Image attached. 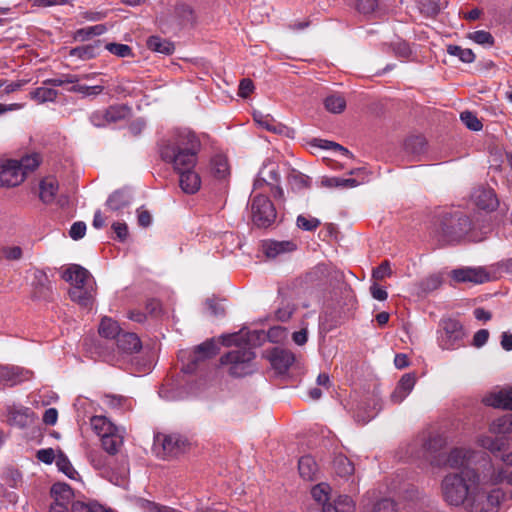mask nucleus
I'll return each instance as SVG.
<instances>
[{"mask_svg":"<svg viewBox=\"0 0 512 512\" xmlns=\"http://www.w3.org/2000/svg\"><path fill=\"white\" fill-rule=\"evenodd\" d=\"M451 277L456 282H470L482 284L489 279L488 274L483 268H460L451 272Z\"/></svg>","mask_w":512,"mask_h":512,"instance_id":"16","label":"nucleus"},{"mask_svg":"<svg viewBox=\"0 0 512 512\" xmlns=\"http://www.w3.org/2000/svg\"><path fill=\"white\" fill-rule=\"evenodd\" d=\"M210 169L217 179H225L230 174L227 158L223 155H216L212 158Z\"/></svg>","mask_w":512,"mask_h":512,"instance_id":"33","label":"nucleus"},{"mask_svg":"<svg viewBox=\"0 0 512 512\" xmlns=\"http://www.w3.org/2000/svg\"><path fill=\"white\" fill-rule=\"evenodd\" d=\"M288 182L293 189L299 190L309 185V178L298 171H292L288 176Z\"/></svg>","mask_w":512,"mask_h":512,"instance_id":"48","label":"nucleus"},{"mask_svg":"<svg viewBox=\"0 0 512 512\" xmlns=\"http://www.w3.org/2000/svg\"><path fill=\"white\" fill-rule=\"evenodd\" d=\"M24 172L18 160L6 159L0 162V186L14 187L24 181Z\"/></svg>","mask_w":512,"mask_h":512,"instance_id":"11","label":"nucleus"},{"mask_svg":"<svg viewBox=\"0 0 512 512\" xmlns=\"http://www.w3.org/2000/svg\"><path fill=\"white\" fill-rule=\"evenodd\" d=\"M255 338L256 333L249 331L221 336L223 345L236 347L221 357V364L227 367L231 376L243 377L255 371V353L251 345Z\"/></svg>","mask_w":512,"mask_h":512,"instance_id":"4","label":"nucleus"},{"mask_svg":"<svg viewBox=\"0 0 512 512\" xmlns=\"http://www.w3.org/2000/svg\"><path fill=\"white\" fill-rule=\"evenodd\" d=\"M319 147L320 148H323V149H332L334 151H339L341 154L343 155H348L349 154V151L342 147L341 145L337 144V143H334V142H331V141H327V140H319Z\"/></svg>","mask_w":512,"mask_h":512,"instance_id":"58","label":"nucleus"},{"mask_svg":"<svg viewBox=\"0 0 512 512\" xmlns=\"http://www.w3.org/2000/svg\"><path fill=\"white\" fill-rule=\"evenodd\" d=\"M371 512H397V510L394 501L385 498L376 502Z\"/></svg>","mask_w":512,"mask_h":512,"instance_id":"53","label":"nucleus"},{"mask_svg":"<svg viewBox=\"0 0 512 512\" xmlns=\"http://www.w3.org/2000/svg\"><path fill=\"white\" fill-rule=\"evenodd\" d=\"M270 362L279 373L286 372L295 361L294 354L286 349L275 348L269 356Z\"/></svg>","mask_w":512,"mask_h":512,"instance_id":"21","label":"nucleus"},{"mask_svg":"<svg viewBox=\"0 0 512 512\" xmlns=\"http://www.w3.org/2000/svg\"><path fill=\"white\" fill-rule=\"evenodd\" d=\"M105 48L112 54L125 58L132 56V49L126 44L108 43Z\"/></svg>","mask_w":512,"mask_h":512,"instance_id":"49","label":"nucleus"},{"mask_svg":"<svg viewBox=\"0 0 512 512\" xmlns=\"http://www.w3.org/2000/svg\"><path fill=\"white\" fill-rule=\"evenodd\" d=\"M476 443L493 454L502 451L504 448V442L501 438L492 437L487 434L479 435L476 438Z\"/></svg>","mask_w":512,"mask_h":512,"instance_id":"34","label":"nucleus"},{"mask_svg":"<svg viewBox=\"0 0 512 512\" xmlns=\"http://www.w3.org/2000/svg\"><path fill=\"white\" fill-rule=\"evenodd\" d=\"M254 90V84L250 79H242L239 84V96L246 98L248 97Z\"/></svg>","mask_w":512,"mask_h":512,"instance_id":"57","label":"nucleus"},{"mask_svg":"<svg viewBox=\"0 0 512 512\" xmlns=\"http://www.w3.org/2000/svg\"><path fill=\"white\" fill-rule=\"evenodd\" d=\"M3 254L9 260H18L22 256V249L19 246L6 247Z\"/></svg>","mask_w":512,"mask_h":512,"instance_id":"61","label":"nucleus"},{"mask_svg":"<svg viewBox=\"0 0 512 512\" xmlns=\"http://www.w3.org/2000/svg\"><path fill=\"white\" fill-rule=\"evenodd\" d=\"M493 463L502 466L507 473L512 472V469L508 470V468L512 467V451L503 453L500 457V462H495L493 460Z\"/></svg>","mask_w":512,"mask_h":512,"instance_id":"63","label":"nucleus"},{"mask_svg":"<svg viewBox=\"0 0 512 512\" xmlns=\"http://www.w3.org/2000/svg\"><path fill=\"white\" fill-rule=\"evenodd\" d=\"M62 278L71 284V299L83 307H89L94 297V280L89 271L80 265L72 264L62 272Z\"/></svg>","mask_w":512,"mask_h":512,"instance_id":"6","label":"nucleus"},{"mask_svg":"<svg viewBox=\"0 0 512 512\" xmlns=\"http://www.w3.org/2000/svg\"><path fill=\"white\" fill-rule=\"evenodd\" d=\"M40 163V158L38 154L27 155L20 160H18V165L21 167V170L24 172V177L26 178L29 172L34 171Z\"/></svg>","mask_w":512,"mask_h":512,"instance_id":"44","label":"nucleus"},{"mask_svg":"<svg viewBox=\"0 0 512 512\" xmlns=\"http://www.w3.org/2000/svg\"><path fill=\"white\" fill-rule=\"evenodd\" d=\"M370 292H371L373 298L376 300H379V301H384L388 297L387 291L385 289L381 288L380 286H378L377 284H373L370 287Z\"/></svg>","mask_w":512,"mask_h":512,"instance_id":"64","label":"nucleus"},{"mask_svg":"<svg viewBox=\"0 0 512 512\" xmlns=\"http://www.w3.org/2000/svg\"><path fill=\"white\" fill-rule=\"evenodd\" d=\"M105 30L106 28L103 25L89 26L77 30L76 37L81 40H85L90 38L91 36L101 35L105 32Z\"/></svg>","mask_w":512,"mask_h":512,"instance_id":"50","label":"nucleus"},{"mask_svg":"<svg viewBox=\"0 0 512 512\" xmlns=\"http://www.w3.org/2000/svg\"><path fill=\"white\" fill-rule=\"evenodd\" d=\"M72 512H113L111 509L102 506L97 502H73L71 506Z\"/></svg>","mask_w":512,"mask_h":512,"instance_id":"39","label":"nucleus"},{"mask_svg":"<svg viewBox=\"0 0 512 512\" xmlns=\"http://www.w3.org/2000/svg\"><path fill=\"white\" fill-rule=\"evenodd\" d=\"M254 120L259 126L276 134H281L285 130V126L276 122L269 115L254 114Z\"/></svg>","mask_w":512,"mask_h":512,"instance_id":"36","label":"nucleus"},{"mask_svg":"<svg viewBox=\"0 0 512 512\" xmlns=\"http://www.w3.org/2000/svg\"><path fill=\"white\" fill-rule=\"evenodd\" d=\"M448 53L452 56L458 57L464 63H471L475 58V55L471 49L462 48L456 45H450L448 47Z\"/></svg>","mask_w":512,"mask_h":512,"instance_id":"45","label":"nucleus"},{"mask_svg":"<svg viewBox=\"0 0 512 512\" xmlns=\"http://www.w3.org/2000/svg\"><path fill=\"white\" fill-rule=\"evenodd\" d=\"M296 248V243L290 240H266L262 244L263 252L268 258H277L283 256L295 251Z\"/></svg>","mask_w":512,"mask_h":512,"instance_id":"17","label":"nucleus"},{"mask_svg":"<svg viewBox=\"0 0 512 512\" xmlns=\"http://www.w3.org/2000/svg\"><path fill=\"white\" fill-rule=\"evenodd\" d=\"M50 495L53 499L51 504L63 506H72L73 504L74 493L71 487L66 483L58 482L53 484Z\"/></svg>","mask_w":512,"mask_h":512,"instance_id":"23","label":"nucleus"},{"mask_svg":"<svg viewBox=\"0 0 512 512\" xmlns=\"http://www.w3.org/2000/svg\"><path fill=\"white\" fill-rule=\"evenodd\" d=\"M442 283L440 274H432L421 281L420 287L424 292H430L437 289Z\"/></svg>","mask_w":512,"mask_h":512,"instance_id":"51","label":"nucleus"},{"mask_svg":"<svg viewBox=\"0 0 512 512\" xmlns=\"http://www.w3.org/2000/svg\"><path fill=\"white\" fill-rule=\"evenodd\" d=\"M460 119L463 124L472 131H479L482 129V123L475 114L470 111H464L460 114Z\"/></svg>","mask_w":512,"mask_h":512,"instance_id":"46","label":"nucleus"},{"mask_svg":"<svg viewBox=\"0 0 512 512\" xmlns=\"http://www.w3.org/2000/svg\"><path fill=\"white\" fill-rule=\"evenodd\" d=\"M377 403L374 401V406L372 409H367L364 406H359L357 408V411L355 412V420L359 423L365 424L369 422L371 419H373L378 411L380 410V407H376Z\"/></svg>","mask_w":512,"mask_h":512,"instance_id":"43","label":"nucleus"},{"mask_svg":"<svg viewBox=\"0 0 512 512\" xmlns=\"http://www.w3.org/2000/svg\"><path fill=\"white\" fill-rule=\"evenodd\" d=\"M416 384L415 373H406L398 381L390 399L393 403H401L412 392Z\"/></svg>","mask_w":512,"mask_h":512,"instance_id":"18","label":"nucleus"},{"mask_svg":"<svg viewBox=\"0 0 512 512\" xmlns=\"http://www.w3.org/2000/svg\"><path fill=\"white\" fill-rule=\"evenodd\" d=\"M70 92L79 93L84 97H94L101 94L104 91L103 84L96 85H85V84H75L71 88H69Z\"/></svg>","mask_w":512,"mask_h":512,"instance_id":"41","label":"nucleus"},{"mask_svg":"<svg viewBox=\"0 0 512 512\" xmlns=\"http://www.w3.org/2000/svg\"><path fill=\"white\" fill-rule=\"evenodd\" d=\"M117 347L124 354H132L140 351L142 345L135 333L121 332L117 338Z\"/></svg>","mask_w":512,"mask_h":512,"instance_id":"25","label":"nucleus"},{"mask_svg":"<svg viewBox=\"0 0 512 512\" xmlns=\"http://www.w3.org/2000/svg\"><path fill=\"white\" fill-rule=\"evenodd\" d=\"M98 332L101 337L106 339H117L121 333V328L117 321L110 317H103L99 324Z\"/></svg>","mask_w":512,"mask_h":512,"instance_id":"28","label":"nucleus"},{"mask_svg":"<svg viewBox=\"0 0 512 512\" xmlns=\"http://www.w3.org/2000/svg\"><path fill=\"white\" fill-rule=\"evenodd\" d=\"M37 458L45 464H51L54 460L56 461L57 454L52 448L41 449L37 452Z\"/></svg>","mask_w":512,"mask_h":512,"instance_id":"56","label":"nucleus"},{"mask_svg":"<svg viewBox=\"0 0 512 512\" xmlns=\"http://www.w3.org/2000/svg\"><path fill=\"white\" fill-rule=\"evenodd\" d=\"M444 466L458 469L446 474L440 483L443 500L451 506H465L470 512H497L505 493L498 486L512 485V471L472 447L452 448Z\"/></svg>","mask_w":512,"mask_h":512,"instance_id":"1","label":"nucleus"},{"mask_svg":"<svg viewBox=\"0 0 512 512\" xmlns=\"http://www.w3.org/2000/svg\"><path fill=\"white\" fill-rule=\"evenodd\" d=\"M131 202V196L125 191H116L107 200V207L111 211L119 212Z\"/></svg>","mask_w":512,"mask_h":512,"instance_id":"29","label":"nucleus"},{"mask_svg":"<svg viewBox=\"0 0 512 512\" xmlns=\"http://www.w3.org/2000/svg\"><path fill=\"white\" fill-rule=\"evenodd\" d=\"M155 444L161 445L165 454L176 455L184 450L186 442L177 434H158L155 437Z\"/></svg>","mask_w":512,"mask_h":512,"instance_id":"19","label":"nucleus"},{"mask_svg":"<svg viewBox=\"0 0 512 512\" xmlns=\"http://www.w3.org/2000/svg\"><path fill=\"white\" fill-rule=\"evenodd\" d=\"M471 198L474 204L482 210L493 211L499 204L495 192L487 187L474 189Z\"/></svg>","mask_w":512,"mask_h":512,"instance_id":"15","label":"nucleus"},{"mask_svg":"<svg viewBox=\"0 0 512 512\" xmlns=\"http://www.w3.org/2000/svg\"><path fill=\"white\" fill-rule=\"evenodd\" d=\"M311 495L315 501L324 506L330 499L331 487L327 483H319L311 489Z\"/></svg>","mask_w":512,"mask_h":512,"instance_id":"42","label":"nucleus"},{"mask_svg":"<svg viewBox=\"0 0 512 512\" xmlns=\"http://www.w3.org/2000/svg\"><path fill=\"white\" fill-rule=\"evenodd\" d=\"M320 225V221L317 218L306 217L299 215L297 218V226L305 231L315 230Z\"/></svg>","mask_w":512,"mask_h":512,"instance_id":"52","label":"nucleus"},{"mask_svg":"<svg viewBox=\"0 0 512 512\" xmlns=\"http://www.w3.org/2000/svg\"><path fill=\"white\" fill-rule=\"evenodd\" d=\"M278 167L273 162H267L260 169L257 178L254 181L251 213L253 222L259 227L270 226L276 218V210L269 198L261 193H257L264 185L269 186L275 195L281 196L283 190L276 186L279 181Z\"/></svg>","mask_w":512,"mask_h":512,"instance_id":"3","label":"nucleus"},{"mask_svg":"<svg viewBox=\"0 0 512 512\" xmlns=\"http://www.w3.org/2000/svg\"><path fill=\"white\" fill-rule=\"evenodd\" d=\"M426 150V140L423 136H410L404 142V151L411 160H418Z\"/></svg>","mask_w":512,"mask_h":512,"instance_id":"26","label":"nucleus"},{"mask_svg":"<svg viewBox=\"0 0 512 512\" xmlns=\"http://www.w3.org/2000/svg\"><path fill=\"white\" fill-rule=\"evenodd\" d=\"M195 168L175 170L179 175V186L186 194H195L201 187V178Z\"/></svg>","mask_w":512,"mask_h":512,"instance_id":"14","label":"nucleus"},{"mask_svg":"<svg viewBox=\"0 0 512 512\" xmlns=\"http://www.w3.org/2000/svg\"><path fill=\"white\" fill-rule=\"evenodd\" d=\"M355 504L349 496H339L334 504L323 506V512H353Z\"/></svg>","mask_w":512,"mask_h":512,"instance_id":"32","label":"nucleus"},{"mask_svg":"<svg viewBox=\"0 0 512 512\" xmlns=\"http://www.w3.org/2000/svg\"><path fill=\"white\" fill-rule=\"evenodd\" d=\"M489 338V332L486 329L478 330L473 337V345L476 347H482L486 344Z\"/></svg>","mask_w":512,"mask_h":512,"instance_id":"60","label":"nucleus"},{"mask_svg":"<svg viewBox=\"0 0 512 512\" xmlns=\"http://www.w3.org/2000/svg\"><path fill=\"white\" fill-rule=\"evenodd\" d=\"M56 465L68 478H77L78 472L74 469L68 457L61 451L57 453Z\"/></svg>","mask_w":512,"mask_h":512,"instance_id":"40","label":"nucleus"},{"mask_svg":"<svg viewBox=\"0 0 512 512\" xmlns=\"http://www.w3.org/2000/svg\"><path fill=\"white\" fill-rule=\"evenodd\" d=\"M217 351V345L213 340L206 341L198 345L194 351H182L179 354L180 360L188 361L186 364H183V371L186 373H192L199 362L213 357L216 355Z\"/></svg>","mask_w":512,"mask_h":512,"instance_id":"10","label":"nucleus"},{"mask_svg":"<svg viewBox=\"0 0 512 512\" xmlns=\"http://www.w3.org/2000/svg\"><path fill=\"white\" fill-rule=\"evenodd\" d=\"M47 84L44 86L36 88L31 92V98L37 101L38 103L45 102H53L57 98L58 92L57 90L47 87Z\"/></svg>","mask_w":512,"mask_h":512,"instance_id":"37","label":"nucleus"},{"mask_svg":"<svg viewBox=\"0 0 512 512\" xmlns=\"http://www.w3.org/2000/svg\"><path fill=\"white\" fill-rule=\"evenodd\" d=\"M470 38L477 44L481 45H491L493 43L492 35L489 32L483 30L473 32L470 35Z\"/></svg>","mask_w":512,"mask_h":512,"instance_id":"54","label":"nucleus"},{"mask_svg":"<svg viewBox=\"0 0 512 512\" xmlns=\"http://www.w3.org/2000/svg\"><path fill=\"white\" fill-rule=\"evenodd\" d=\"M298 469L303 479L313 480L318 471V466L313 457L303 456L299 460Z\"/></svg>","mask_w":512,"mask_h":512,"instance_id":"30","label":"nucleus"},{"mask_svg":"<svg viewBox=\"0 0 512 512\" xmlns=\"http://www.w3.org/2000/svg\"><path fill=\"white\" fill-rule=\"evenodd\" d=\"M464 337L463 327L455 319L441 321V330L438 332L439 346L444 350H454L461 345Z\"/></svg>","mask_w":512,"mask_h":512,"instance_id":"9","label":"nucleus"},{"mask_svg":"<svg viewBox=\"0 0 512 512\" xmlns=\"http://www.w3.org/2000/svg\"><path fill=\"white\" fill-rule=\"evenodd\" d=\"M334 470L338 476L347 477L353 474L354 465L347 457L339 455L334 459Z\"/></svg>","mask_w":512,"mask_h":512,"instance_id":"38","label":"nucleus"},{"mask_svg":"<svg viewBox=\"0 0 512 512\" xmlns=\"http://www.w3.org/2000/svg\"><path fill=\"white\" fill-rule=\"evenodd\" d=\"M324 106L331 113H341L346 108V100L341 94H330L324 99Z\"/></svg>","mask_w":512,"mask_h":512,"instance_id":"35","label":"nucleus"},{"mask_svg":"<svg viewBox=\"0 0 512 512\" xmlns=\"http://www.w3.org/2000/svg\"><path fill=\"white\" fill-rule=\"evenodd\" d=\"M489 432L500 436L504 442L512 441V414H505L492 420L489 424Z\"/></svg>","mask_w":512,"mask_h":512,"instance_id":"20","label":"nucleus"},{"mask_svg":"<svg viewBox=\"0 0 512 512\" xmlns=\"http://www.w3.org/2000/svg\"><path fill=\"white\" fill-rule=\"evenodd\" d=\"M200 150L199 137L189 128H179L163 140L160 155L175 171L196 167Z\"/></svg>","mask_w":512,"mask_h":512,"instance_id":"2","label":"nucleus"},{"mask_svg":"<svg viewBox=\"0 0 512 512\" xmlns=\"http://www.w3.org/2000/svg\"><path fill=\"white\" fill-rule=\"evenodd\" d=\"M147 47L151 51L158 52L164 55H170L174 52L173 43L159 36L149 37L147 40Z\"/></svg>","mask_w":512,"mask_h":512,"instance_id":"31","label":"nucleus"},{"mask_svg":"<svg viewBox=\"0 0 512 512\" xmlns=\"http://www.w3.org/2000/svg\"><path fill=\"white\" fill-rule=\"evenodd\" d=\"M448 444V437L442 432L430 433L427 437L415 440L406 448L407 457L420 462L430 463L432 466H444V461L438 459L437 454Z\"/></svg>","mask_w":512,"mask_h":512,"instance_id":"5","label":"nucleus"},{"mask_svg":"<svg viewBox=\"0 0 512 512\" xmlns=\"http://www.w3.org/2000/svg\"><path fill=\"white\" fill-rule=\"evenodd\" d=\"M390 274L391 269L389 267V264L387 262H384L373 271V278H375L376 280H382L385 277L390 276Z\"/></svg>","mask_w":512,"mask_h":512,"instance_id":"59","label":"nucleus"},{"mask_svg":"<svg viewBox=\"0 0 512 512\" xmlns=\"http://www.w3.org/2000/svg\"><path fill=\"white\" fill-rule=\"evenodd\" d=\"M30 378V372L20 367L0 365V382L15 385Z\"/></svg>","mask_w":512,"mask_h":512,"instance_id":"24","label":"nucleus"},{"mask_svg":"<svg viewBox=\"0 0 512 512\" xmlns=\"http://www.w3.org/2000/svg\"><path fill=\"white\" fill-rule=\"evenodd\" d=\"M483 402L493 408L512 411V386L492 390L485 395Z\"/></svg>","mask_w":512,"mask_h":512,"instance_id":"12","label":"nucleus"},{"mask_svg":"<svg viewBox=\"0 0 512 512\" xmlns=\"http://www.w3.org/2000/svg\"><path fill=\"white\" fill-rule=\"evenodd\" d=\"M86 233V224L84 222H75L70 229V237L74 240H79L84 237Z\"/></svg>","mask_w":512,"mask_h":512,"instance_id":"55","label":"nucleus"},{"mask_svg":"<svg viewBox=\"0 0 512 512\" xmlns=\"http://www.w3.org/2000/svg\"><path fill=\"white\" fill-rule=\"evenodd\" d=\"M112 229L116 234L117 238L120 240H125L128 235V228L125 223L122 222H114L112 224Z\"/></svg>","mask_w":512,"mask_h":512,"instance_id":"62","label":"nucleus"},{"mask_svg":"<svg viewBox=\"0 0 512 512\" xmlns=\"http://www.w3.org/2000/svg\"><path fill=\"white\" fill-rule=\"evenodd\" d=\"M34 419V413L27 407L14 405L8 410V422L11 425L23 428L30 425Z\"/></svg>","mask_w":512,"mask_h":512,"instance_id":"22","label":"nucleus"},{"mask_svg":"<svg viewBox=\"0 0 512 512\" xmlns=\"http://www.w3.org/2000/svg\"><path fill=\"white\" fill-rule=\"evenodd\" d=\"M126 113L127 110L123 106H111L108 109L93 112L90 121L96 127H103L124 118Z\"/></svg>","mask_w":512,"mask_h":512,"instance_id":"13","label":"nucleus"},{"mask_svg":"<svg viewBox=\"0 0 512 512\" xmlns=\"http://www.w3.org/2000/svg\"><path fill=\"white\" fill-rule=\"evenodd\" d=\"M96 48L92 45H83L71 50L70 55L82 60H89L96 56Z\"/></svg>","mask_w":512,"mask_h":512,"instance_id":"47","label":"nucleus"},{"mask_svg":"<svg viewBox=\"0 0 512 512\" xmlns=\"http://www.w3.org/2000/svg\"><path fill=\"white\" fill-rule=\"evenodd\" d=\"M470 229V220L463 214L444 216L433 229L434 236L442 244L460 241Z\"/></svg>","mask_w":512,"mask_h":512,"instance_id":"8","label":"nucleus"},{"mask_svg":"<svg viewBox=\"0 0 512 512\" xmlns=\"http://www.w3.org/2000/svg\"><path fill=\"white\" fill-rule=\"evenodd\" d=\"M90 425L99 437L103 450L110 455L117 454L124 442V429L102 415L93 416Z\"/></svg>","mask_w":512,"mask_h":512,"instance_id":"7","label":"nucleus"},{"mask_svg":"<svg viewBox=\"0 0 512 512\" xmlns=\"http://www.w3.org/2000/svg\"><path fill=\"white\" fill-rule=\"evenodd\" d=\"M58 191V182L54 177H46L40 182V199L45 204L54 201Z\"/></svg>","mask_w":512,"mask_h":512,"instance_id":"27","label":"nucleus"}]
</instances>
